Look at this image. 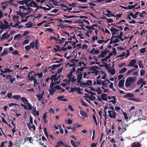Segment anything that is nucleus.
Instances as JSON below:
<instances>
[{
	"instance_id": "obj_11",
	"label": "nucleus",
	"mask_w": 147,
	"mask_h": 147,
	"mask_svg": "<svg viewBox=\"0 0 147 147\" xmlns=\"http://www.w3.org/2000/svg\"><path fill=\"white\" fill-rule=\"evenodd\" d=\"M50 89L49 91L50 92V95H53L54 94V93L55 91V87H51V86H50Z\"/></svg>"
},
{
	"instance_id": "obj_32",
	"label": "nucleus",
	"mask_w": 147,
	"mask_h": 147,
	"mask_svg": "<svg viewBox=\"0 0 147 147\" xmlns=\"http://www.w3.org/2000/svg\"><path fill=\"white\" fill-rule=\"evenodd\" d=\"M73 72L71 71L69 73V74H67V76L68 77L69 79H70L71 78V76H73Z\"/></svg>"
},
{
	"instance_id": "obj_22",
	"label": "nucleus",
	"mask_w": 147,
	"mask_h": 147,
	"mask_svg": "<svg viewBox=\"0 0 147 147\" xmlns=\"http://www.w3.org/2000/svg\"><path fill=\"white\" fill-rule=\"evenodd\" d=\"M69 81H71V82L72 83L74 82H76V80H77L76 79H75L74 76H71V78L70 79H69Z\"/></svg>"
},
{
	"instance_id": "obj_49",
	"label": "nucleus",
	"mask_w": 147,
	"mask_h": 147,
	"mask_svg": "<svg viewBox=\"0 0 147 147\" xmlns=\"http://www.w3.org/2000/svg\"><path fill=\"white\" fill-rule=\"evenodd\" d=\"M146 49L145 48H142L140 49V51L141 53H144L146 51Z\"/></svg>"
},
{
	"instance_id": "obj_20",
	"label": "nucleus",
	"mask_w": 147,
	"mask_h": 147,
	"mask_svg": "<svg viewBox=\"0 0 147 147\" xmlns=\"http://www.w3.org/2000/svg\"><path fill=\"white\" fill-rule=\"evenodd\" d=\"M36 96L39 101L41 100V99L43 98V94H38L36 95Z\"/></svg>"
},
{
	"instance_id": "obj_36",
	"label": "nucleus",
	"mask_w": 147,
	"mask_h": 147,
	"mask_svg": "<svg viewBox=\"0 0 147 147\" xmlns=\"http://www.w3.org/2000/svg\"><path fill=\"white\" fill-rule=\"evenodd\" d=\"M104 65L105 67L108 70H109V69H111V67H109L107 63H104Z\"/></svg>"
},
{
	"instance_id": "obj_53",
	"label": "nucleus",
	"mask_w": 147,
	"mask_h": 147,
	"mask_svg": "<svg viewBox=\"0 0 147 147\" xmlns=\"http://www.w3.org/2000/svg\"><path fill=\"white\" fill-rule=\"evenodd\" d=\"M88 45L86 44H83L82 46V49H86L88 48Z\"/></svg>"
},
{
	"instance_id": "obj_9",
	"label": "nucleus",
	"mask_w": 147,
	"mask_h": 147,
	"mask_svg": "<svg viewBox=\"0 0 147 147\" xmlns=\"http://www.w3.org/2000/svg\"><path fill=\"white\" fill-rule=\"evenodd\" d=\"M136 63V61L135 59H132L131 60L129 63L128 65L129 66L133 67L134 66V64Z\"/></svg>"
},
{
	"instance_id": "obj_46",
	"label": "nucleus",
	"mask_w": 147,
	"mask_h": 147,
	"mask_svg": "<svg viewBox=\"0 0 147 147\" xmlns=\"http://www.w3.org/2000/svg\"><path fill=\"white\" fill-rule=\"evenodd\" d=\"M62 40L59 39L58 40L59 41L58 42H57V43H62L64 42V40H65V38H61Z\"/></svg>"
},
{
	"instance_id": "obj_25",
	"label": "nucleus",
	"mask_w": 147,
	"mask_h": 147,
	"mask_svg": "<svg viewBox=\"0 0 147 147\" xmlns=\"http://www.w3.org/2000/svg\"><path fill=\"white\" fill-rule=\"evenodd\" d=\"M26 27L30 28L33 26V24L31 22H30L29 23L26 24Z\"/></svg>"
},
{
	"instance_id": "obj_60",
	"label": "nucleus",
	"mask_w": 147,
	"mask_h": 147,
	"mask_svg": "<svg viewBox=\"0 0 147 147\" xmlns=\"http://www.w3.org/2000/svg\"><path fill=\"white\" fill-rule=\"evenodd\" d=\"M29 41L28 40H25L22 43L23 45H24L26 44H28L29 43Z\"/></svg>"
},
{
	"instance_id": "obj_26",
	"label": "nucleus",
	"mask_w": 147,
	"mask_h": 147,
	"mask_svg": "<svg viewBox=\"0 0 147 147\" xmlns=\"http://www.w3.org/2000/svg\"><path fill=\"white\" fill-rule=\"evenodd\" d=\"M63 16L65 18L67 19H69L70 18H72L74 17L76 18H78L79 16H66L65 15H64Z\"/></svg>"
},
{
	"instance_id": "obj_62",
	"label": "nucleus",
	"mask_w": 147,
	"mask_h": 147,
	"mask_svg": "<svg viewBox=\"0 0 147 147\" xmlns=\"http://www.w3.org/2000/svg\"><path fill=\"white\" fill-rule=\"evenodd\" d=\"M49 112L50 113H55V111H54V109L52 108H51L49 110Z\"/></svg>"
},
{
	"instance_id": "obj_30",
	"label": "nucleus",
	"mask_w": 147,
	"mask_h": 147,
	"mask_svg": "<svg viewBox=\"0 0 147 147\" xmlns=\"http://www.w3.org/2000/svg\"><path fill=\"white\" fill-rule=\"evenodd\" d=\"M110 69H109L108 70L109 73H111V75H113L115 74V69H112V70H110Z\"/></svg>"
},
{
	"instance_id": "obj_52",
	"label": "nucleus",
	"mask_w": 147,
	"mask_h": 147,
	"mask_svg": "<svg viewBox=\"0 0 147 147\" xmlns=\"http://www.w3.org/2000/svg\"><path fill=\"white\" fill-rule=\"evenodd\" d=\"M104 1V0H97L96 1L91 0V2L93 3H100V2L103 1Z\"/></svg>"
},
{
	"instance_id": "obj_61",
	"label": "nucleus",
	"mask_w": 147,
	"mask_h": 147,
	"mask_svg": "<svg viewBox=\"0 0 147 147\" xmlns=\"http://www.w3.org/2000/svg\"><path fill=\"white\" fill-rule=\"evenodd\" d=\"M82 126L81 125L79 124L78 123L75 124L74 126V127H75V128H76L77 127H81Z\"/></svg>"
},
{
	"instance_id": "obj_57",
	"label": "nucleus",
	"mask_w": 147,
	"mask_h": 147,
	"mask_svg": "<svg viewBox=\"0 0 147 147\" xmlns=\"http://www.w3.org/2000/svg\"><path fill=\"white\" fill-rule=\"evenodd\" d=\"M5 143H7V142L5 141L1 142L0 147H3L5 146L4 144Z\"/></svg>"
},
{
	"instance_id": "obj_51",
	"label": "nucleus",
	"mask_w": 147,
	"mask_h": 147,
	"mask_svg": "<svg viewBox=\"0 0 147 147\" xmlns=\"http://www.w3.org/2000/svg\"><path fill=\"white\" fill-rule=\"evenodd\" d=\"M7 32H6V33H4L2 35V38H1V39H5L6 38V35L7 34Z\"/></svg>"
},
{
	"instance_id": "obj_1",
	"label": "nucleus",
	"mask_w": 147,
	"mask_h": 147,
	"mask_svg": "<svg viewBox=\"0 0 147 147\" xmlns=\"http://www.w3.org/2000/svg\"><path fill=\"white\" fill-rule=\"evenodd\" d=\"M31 74V76L30 79V81H33L34 83H35L36 82V78L38 77L39 78H42L43 74L41 72L40 73H37L35 74Z\"/></svg>"
},
{
	"instance_id": "obj_37",
	"label": "nucleus",
	"mask_w": 147,
	"mask_h": 147,
	"mask_svg": "<svg viewBox=\"0 0 147 147\" xmlns=\"http://www.w3.org/2000/svg\"><path fill=\"white\" fill-rule=\"evenodd\" d=\"M9 106L10 107H12L13 106H15V107H17V106H19V105L17 104L14 103H11L9 104Z\"/></svg>"
},
{
	"instance_id": "obj_35",
	"label": "nucleus",
	"mask_w": 147,
	"mask_h": 147,
	"mask_svg": "<svg viewBox=\"0 0 147 147\" xmlns=\"http://www.w3.org/2000/svg\"><path fill=\"white\" fill-rule=\"evenodd\" d=\"M93 120H94V121L95 124L96 125H98V123L97 121L96 118V116L94 114H93Z\"/></svg>"
},
{
	"instance_id": "obj_5",
	"label": "nucleus",
	"mask_w": 147,
	"mask_h": 147,
	"mask_svg": "<svg viewBox=\"0 0 147 147\" xmlns=\"http://www.w3.org/2000/svg\"><path fill=\"white\" fill-rule=\"evenodd\" d=\"M109 52V51L107 49H106L104 51H102L100 55L98 56V57L103 58L105 57L107 54Z\"/></svg>"
},
{
	"instance_id": "obj_6",
	"label": "nucleus",
	"mask_w": 147,
	"mask_h": 147,
	"mask_svg": "<svg viewBox=\"0 0 147 147\" xmlns=\"http://www.w3.org/2000/svg\"><path fill=\"white\" fill-rule=\"evenodd\" d=\"M78 74L77 77L78 79L77 82L78 84H79L81 83V80L82 78L83 74L81 72Z\"/></svg>"
},
{
	"instance_id": "obj_63",
	"label": "nucleus",
	"mask_w": 147,
	"mask_h": 147,
	"mask_svg": "<svg viewBox=\"0 0 147 147\" xmlns=\"http://www.w3.org/2000/svg\"><path fill=\"white\" fill-rule=\"evenodd\" d=\"M30 124L31 123V124H33V118L31 116L30 117Z\"/></svg>"
},
{
	"instance_id": "obj_38",
	"label": "nucleus",
	"mask_w": 147,
	"mask_h": 147,
	"mask_svg": "<svg viewBox=\"0 0 147 147\" xmlns=\"http://www.w3.org/2000/svg\"><path fill=\"white\" fill-rule=\"evenodd\" d=\"M92 81L91 80H88L86 82L87 85L91 86L92 84Z\"/></svg>"
},
{
	"instance_id": "obj_41",
	"label": "nucleus",
	"mask_w": 147,
	"mask_h": 147,
	"mask_svg": "<svg viewBox=\"0 0 147 147\" xmlns=\"http://www.w3.org/2000/svg\"><path fill=\"white\" fill-rule=\"evenodd\" d=\"M25 49L26 51H28L30 50V49H31V47H30V46L29 45H28L26 46L25 47Z\"/></svg>"
},
{
	"instance_id": "obj_27",
	"label": "nucleus",
	"mask_w": 147,
	"mask_h": 147,
	"mask_svg": "<svg viewBox=\"0 0 147 147\" xmlns=\"http://www.w3.org/2000/svg\"><path fill=\"white\" fill-rule=\"evenodd\" d=\"M29 141L30 143H31L33 141V139L31 137L29 138H25L24 139L25 142H27L28 141Z\"/></svg>"
},
{
	"instance_id": "obj_4",
	"label": "nucleus",
	"mask_w": 147,
	"mask_h": 147,
	"mask_svg": "<svg viewBox=\"0 0 147 147\" xmlns=\"http://www.w3.org/2000/svg\"><path fill=\"white\" fill-rule=\"evenodd\" d=\"M108 113L109 116L111 118L115 119L116 118V113L114 111L108 110Z\"/></svg>"
},
{
	"instance_id": "obj_19",
	"label": "nucleus",
	"mask_w": 147,
	"mask_h": 147,
	"mask_svg": "<svg viewBox=\"0 0 147 147\" xmlns=\"http://www.w3.org/2000/svg\"><path fill=\"white\" fill-rule=\"evenodd\" d=\"M80 113L81 115L85 117H88V115L86 113L83 111H80Z\"/></svg>"
},
{
	"instance_id": "obj_48",
	"label": "nucleus",
	"mask_w": 147,
	"mask_h": 147,
	"mask_svg": "<svg viewBox=\"0 0 147 147\" xmlns=\"http://www.w3.org/2000/svg\"><path fill=\"white\" fill-rule=\"evenodd\" d=\"M19 18V16H16V15H14L13 17V19L14 21H15V20H17Z\"/></svg>"
},
{
	"instance_id": "obj_16",
	"label": "nucleus",
	"mask_w": 147,
	"mask_h": 147,
	"mask_svg": "<svg viewBox=\"0 0 147 147\" xmlns=\"http://www.w3.org/2000/svg\"><path fill=\"white\" fill-rule=\"evenodd\" d=\"M9 25L6 26L4 25L3 23V24H1V25L0 28L2 29H6L7 28H9Z\"/></svg>"
},
{
	"instance_id": "obj_21",
	"label": "nucleus",
	"mask_w": 147,
	"mask_h": 147,
	"mask_svg": "<svg viewBox=\"0 0 147 147\" xmlns=\"http://www.w3.org/2000/svg\"><path fill=\"white\" fill-rule=\"evenodd\" d=\"M12 98L15 99L16 100H18L19 99L21 98V96L20 95H14L12 97Z\"/></svg>"
},
{
	"instance_id": "obj_34",
	"label": "nucleus",
	"mask_w": 147,
	"mask_h": 147,
	"mask_svg": "<svg viewBox=\"0 0 147 147\" xmlns=\"http://www.w3.org/2000/svg\"><path fill=\"white\" fill-rule=\"evenodd\" d=\"M32 49H33L35 46V43L34 42H32L30 43V45Z\"/></svg>"
},
{
	"instance_id": "obj_59",
	"label": "nucleus",
	"mask_w": 147,
	"mask_h": 147,
	"mask_svg": "<svg viewBox=\"0 0 147 147\" xmlns=\"http://www.w3.org/2000/svg\"><path fill=\"white\" fill-rule=\"evenodd\" d=\"M123 114L124 116V118L126 120H127L128 119V117L127 116V114L125 112H123Z\"/></svg>"
},
{
	"instance_id": "obj_10",
	"label": "nucleus",
	"mask_w": 147,
	"mask_h": 147,
	"mask_svg": "<svg viewBox=\"0 0 147 147\" xmlns=\"http://www.w3.org/2000/svg\"><path fill=\"white\" fill-rule=\"evenodd\" d=\"M37 3L34 1H32L28 4V7H36Z\"/></svg>"
},
{
	"instance_id": "obj_12",
	"label": "nucleus",
	"mask_w": 147,
	"mask_h": 147,
	"mask_svg": "<svg viewBox=\"0 0 147 147\" xmlns=\"http://www.w3.org/2000/svg\"><path fill=\"white\" fill-rule=\"evenodd\" d=\"M124 80L123 79L121 80L119 82L118 86L120 88H122L124 86Z\"/></svg>"
},
{
	"instance_id": "obj_7",
	"label": "nucleus",
	"mask_w": 147,
	"mask_h": 147,
	"mask_svg": "<svg viewBox=\"0 0 147 147\" xmlns=\"http://www.w3.org/2000/svg\"><path fill=\"white\" fill-rule=\"evenodd\" d=\"M57 144L59 146H61V145H63L64 147H71V146H68L66 144L63 142L61 140H60L57 142Z\"/></svg>"
},
{
	"instance_id": "obj_28",
	"label": "nucleus",
	"mask_w": 147,
	"mask_h": 147,
	"mask_svg": "<svg viewBox=\"0 0 147 147\" xmlns=\"http://www.w3.org/2000/svg\"><path fill=\"white\" fill-rule=\"evenodd\" d=\"M138 65L140 68H143L144 67V66L143 64V62L141 60H139L138 61Z\"/></svg>"
},
{
	"instance_id": "obj_42",
	"label": "nucleus",
	"mask_w": 147,
	"mask_h": 147,
	"mask_svg": "<svg viewBox=\"0 0 147 147\" xmlns=\"http://www.w3.org/2000/svg\"><path fill=\"white\" fill-rule=\"evenodd\" d=\"M32 113L34 116H36V115L38 116L39 114V112L38 111L34 112H32Z\"/></svg>"
},
{
	"instance_id": "obj_56",
	"label": "nucleus",
	"mask_w": 147,
	"mask_h": 147,
	"mask_svg": "<svg viewBox=\"0 0 147 147\" xmlns=\"http://www.w3.org/2000/svg\"><path fill=\"white\" fill-rule=\"evenodd\" d=\"M107 108H108V107L106 106H105V107L104 108V110H103V111L104 112V114H107Z\"/></svg>"
},
{
	"instance_id": "obj_58",
	"label": "nucleus",
	"mask_w": 147,
	"mask_h": 147,
	"mask_svg": "<svg viewBox=\"0 0 147 147\" xmlns=\"http://www.w3.org/2000/svg\"><path fill=\"white\" fill-rule=\"evenodd\" d=\"M88 4L89 5L90 7L92 6H96V4L94 3H91L90 2H88Z\"/></svg>"
},
{
	"instance_id": "obj_3",
	"label": "nucleus",
	"mask_w": 147,
	"mask_h": 147,
	"mask_svg": "<svg viewBox=\"0 0 147 147\" xmlns=\"http://www.w3.org/2000/svg\"><path fill=\"white\" fill-rule=\"evenodd\" d=\"M134 79L132 77H129L126 79L125 83V86L129 87L132 84V82H134Z\"/></svg>"
},
{
	"instance_id": "obj_39",
	"label": "nucleus",
	"mask_w": 147,
	"mask_h": 147,
	"mask_svg": "<svg viewBox=\"0 0 147 147\" xmlns=\"http://www.w3.org/2000/svg\"><path fill=\"white\" fill-rule=\"evenodd\" d=\"M20 145L18 142H15L13 144V147H20Z\"/></svg>"
},
{
	"instance_id": "obj_33",
	"label": "nucleus",
	"mask_w": 147,
	"mask_h": 147,
	"mask_svg": "<svg viewBox=\"0 0 147 147\" xmlns=\"http://www.w3.org/2000/svg\"><path fill=\"white\" fill-rule=\"evenodd\" d=\"M16 12L18 13V15L21 16V18H24V15L23 14H24V13H22L20 12H18V11H16Z\"/></svg>"
},
{
	"instance_id": "obj_17",
	"label": "nucleus",
	"mask_w": 147,
	"mask_h": 147,
	"mask_svg": "<svg viewBox=\"0 0 147 147\" xmlns=\"http://www.w3.org/2000/svg\"><path fill=\"white\" fill-rule=\"evenodd\" d=\"M107 94H102L101 96L102 99L104 100L107 101Z\"/></svg>"
},
{
	"instance_id": "obj_24",
	"label": "nucleus",
	"mask_w": 147,
	"mask_h": 147,
	"mask_svg": "<svg viewBox=\"0 0 147 147\" xmlns=\"http://www.w3.org/2000/svg\"><path fill=\"white\" fill-rule=\"evenodd\" d=\"M84 68H86V67H82L81 68H77V70L76 71V73L77 74L80 73V71H83Z\"/></svg>"
},
{
	"instance_id": "obj_8",
	"label": "nucleus",
	"mask_w": 147,
	"mask_h": 147,
	"mask_svg": "<svg viewBox=\"0 0 147 147\" xmlns=\"http://www.w3.org/2000/svg\"><path fill=\"white\" fill-rule=\"evenodd\" d=\"M62 64H54L51 66L52 69L49 70V71H51V70H54L56 68L59 67L62 65Z\"/></svg>"
},
{
	"instance_id": "obj_54",
	"label": "nucleus",
	"mask_w": 147,
	"mask_h": 147,
	"mask_svg": "<svg viewBox=\"0 0 147 147\" xmlns=\"http://www.w3.org/2000/svg\"><path fill=\"white\" fill-rule=\"evenodd\" d=\"M145 73V71L144 70H141L140 71V75L141 76H143Z\"/></svg>"
},
{
	"instance_id": "obj_47",
	"label": "nucleus",
	"mask_w": 147,
	"mask_h": 147,
	"mask_svg": "<svg viewBox=\"0 0 147 147\" xmlns=\"http://www.w3.org/2000/svg\"><path fill=\"white\" fill-rule=\"evenodd\" d=\"M9 80L12 83H13V81H15L16 79L15 78H12V77H10L9 78Z\"/></svg>"
},
{
	"instance_id": "obj_43",
	"label": "nucleus",
	"mask_w": 147,
	"mask_h": 147,
	"mask_svg": "<svg viewBox=\"0 0 147 147\" xmlns=\"http://www.w3.org/2000/svg\"><path fill=\"white\" fill-rule=\"evenodd\" d=\"M46 31H48L49 32H54V29H51L50 28H47V29L45 30Z\"/></svg>"
},
{
	"instance_id": "obj_40",
	"label": "nucleus",
	"mask_w": 147,
	"mask_h": 147,
	"mask_svg": "<svg viewBox=\"0 0 147 147\" xmlns=\"http://www.w3.org/2000/svg\"><path fill=\"white\" fill-rule=\"evenodd\" d=\"M13 71L12 70L10 69L9 68H6L5 69V72L6 73H7L8 72H12Z\"/></svg>"
},
{
	"instance_id": "obj_18",
	"label": "nucleus",
	"mask_w": 147,
	"mask_h": 147,
	"mask_svg": "<svg viewBox=\"0 0 147 147\" xmlns=\"http://www.w3.org/2000/svg\"><path fill=\"white\" fill-rule=\"evenodd\" d=\"M64 97V96L62 95L57 97V98L59 100H62V101H67V99L65 98L63 99Z\"/></svg>"
},
{
	"instance_id": "obj_64",
	"label": "nucleus",
	"mask_w": 147,
	"mask_h": 147,
	"mask_svg": "<svg viewBox=\"0 0 147 147\" xmlns=\"http://www.w3.org/2000/svg\"><path fill=\"white\" fill-rule=\"evenodd\" d=\"M142 146V145L139 142H138L137 144H136V147H141Z\"/></svg>"
},
{
	"instance_id": "obj_55",
	"label": "nucleus",
	"mask_w": 147,
	"mask_h": 147,
	"mask_svg": "<svg viewBox=\"0 0 147 147\" xmlns=\"http://www.w3.org/2000/svg\"><path fill=\"white\" fill-rule=\"evenodd\" d=\"M54 87L55 89H56L58 90L61 89V88L59 85H56V86H55Z\"/></svg>"
},
{
	"instance_id": "obj_15",
	"label": "nucleus",
	"mask_w": 147,
	"mask_h": 147,
	"mask_svg": "<svg viewBox=\"0 0 147 147\" xmlns=\"http://www.w3.org/2000/svg\"><path fill=\"white\" fill-rule=\"evenodd\" d=\"M115 28L114 27H112L110 29V30L111 32L112 36H114L117 34L115 31ZM118 33H117V34Z\"/></svg>"
},
{
	"instance_id": "obj_45",
	"label": "nucleus",
	"mask_w": 147,
	"mask_h": 147,
	"mask_svg": "<svg viewBox=\"0 0 147 147\" xmlns=\"http://www.w3.org/2000/svg\"><path fill=\"white\" fill-rule=\"evenodd\" d=\"M58 26H59L61 28H66V25H65L62 24L61 23H60L58 25Z\"/></svg>"
},
{
	"instance_id": "obj_13",
	"label": "nucleus",
	"mask_w": 147,
	"mask_h": 147,
	"mask_svg": "<svg viewBox=\"0 0 147 147\" xmlns=\"http://www.w3.org/2000/svg\"><path fill=\"white\" fill-rule=\"evenodd\" d=\"M27 125L29 129L30 130H31V128H33L34 131H35L36 130V127L35 125L33 124L32 126H31L30 124V123H28L27 124Z\"/></svg>"
},
{
	"instance_id": "obj_50",
	"label": "nucleus",
	"mask_w": 147,
	"mask_h": 147,
	"mask_svg": "<svg viewBox=\"0 0 147 147\" xmlns=\"http://www.w3.org/2000/svg\"><path fill=\"white\" fill-rule=\"evenodd\" d=\"M47 112H46L43 115V116L42 117V119H46V118L47 117Z\"/></svg>"
},
{
	"instance_id": "obj_29",
	"label": "nucleus",
	"mask_w": 147,
	"mask_h": 147,
	"mask_svg": "<svg viewBox=\"0 0 147 147\" xmlns=\"http://www.w3.org/2000/svg\"><path fill=\"white\" fill-rule=\"evenodd\" d=\"M127 69V68L123 67L122 68L121 70H119V73L122 74L125 72Z\"/></svg>"
},
{
	"instance_id": "obj_2",
	"label": "nucleus",
	"mask_w": 147,
	"mask_h": 147,
	"mask_svg": "<svg viewBox=\"0 0 147 147\" xmlns=\"http://www.w3.org/2000/svg\"><path fill=\"white\" fill-rule=\"evenodd\" d=\"M134 94L131 93H128L124 95L123 97L124 98H128L127 99L129 100H132L133 101H137L136 98H134Z\"/></svg>"
},
{
	"instance_id": "obj_44",
	"label": "nucleus",
	"mask_w": 147,
	"mask_h": 147,
	"mask_svg": "<svg viewBox=\"0 0 147 147\" xmlns=\"http://www.w3.org/2000/svg\"><path fill=\"white\" fill-rule=\"evenodd\" d=\"M33 73L35 74V72L34 71H32L30 72L28 74L27 76L28 79V80L29 81H30V79L31 76L30 75H31V74H32V73Z\"/></svg>"
},
{
	"instance_id": "obj_23",
	"label": "nucleus",
	"mask_w": 147,
	"mask_h": 147,
	"mask_svg": "<svg viewBox=\"0 0 147 147\" xmlns=\"http://www.w3.org/2000/svg\"><path fill=\"white\" fill-rule=\"evenodd\" d=\"M25 104L26 102L27 103L28 106V108L29 110H31L32 109V107L31 105L28 102H23Z\"/></svg>"
},
{
	"instance_id": "obj_14",
	"label": "nucleus",
	"mask_w": 147,
	"mask_h": 147,
	"mask_svg": "<svg viewBox=\"0 0 147 147\" xmlns=\"http://www.w3.org/2000/svg\"><path fill=\"white\" fill-rule=\"evenodd\" d=\"M139 13V12H137L134 14H133L132 12H131L129 13V15L134 18H135L137 17L136 16L138 15Z\"/></svg>"
},
{
	"instance_id": "obj_31",
	"label": "nucleus",
	"mask_w": 147,
	"mask_h": 147,
	"mask_svg": "<svg viewBox=\"0 0 147 147\" xmlns=\"http://www.w3.org/2000/svg\"><path fill=\"white\" fill-rule=\"evenodd\" d=\"M41 9H43L44 10L46 11H49L50 10L51 8V7H49V8H46L45 7H40Z\"/></svg>"
}]
</instances>
